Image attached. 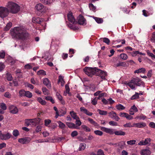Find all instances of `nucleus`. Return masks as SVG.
<instances>
[{"instance_id":"nucleus-50","label":"nucleus","mask_w":155,"mask_h":155,"mask_svg":"<svg viewBox=\"0 0 155 155\" xmlns=\"http://www.w3.org/2000/svg\"><path fill=\"white\" fill-rule=\"evenodd\" d=\"M34 124L35 126L36 124H38L39 123V122L40 121L41 119L39 118H37L34 119Z\"/></svg>"},{"instance_id":"nucleus-28","label":"nucleus","mask_w":155,"mask_h":155,"mask_svg":"<svg viewBox=\"0 0 155 155\" xmlns=\"http://www.w3.org/2000/svg\"><path fill=\"white\" fill-rule=\"evenodd\" d=\"M54 0H40L41 1L45 4L48 5L52 3Z\"/></svg>"},{"instance_id":"nucleus-47","label":"nucleus","mask_w":155,"mask_h":155,"mask_svg":"<svg viewBox=\"0 0 155 155\" xmlns=\"http://www.w3.org/2000/svg\"><path fill=\"white\" fill-rule=\"evenodd\" d=\"M109 124L112 126H117L118 125V123L114 121H111L109 122Z\"/></svg>"},{"instance_id":"nucleus-2","label":"nucleus","mask_w":155,"mask_h":155,"mask_svg":"<svg viewBox=\"0 0 155 155\" xmlns=\"http://www.w3.org/2000/svg\"><path fill=\"white\" fill-rule=\"evenodd\" d=\"M6 6L8 9L9 12L13 14L18 13L20 10V6L17 4L12 2H8Z\"/></svg>"},{"instance_id":"nucleus-36","label":"nucleus","mask_w":155,"mask_h":155,"mask_svg":"<svg viewBox=\"0 0 155 155\" xmlns=\"http://www.w3.org/2000/svg\"><path fill=\"white\" fill-rule=\"evenodd\" d=\"M88 120L90 122V123L92 124L95 126H97V123L94 121L92 119L89 118L88 119Z\"/></svg>"},{"instance_id":"nucleus-37","label":"nucleus","mask_w":155,"mask_h":155,"mask_svg":"<svg viewBox=\"0 0 155 155\" xmlns=\"http://www.w3.org/2000/svg\"><path fill=\"white\" fill-rule=\"evenodd\" d=\"M97 111L99 114L101 115H106L107 114V112L106 111L101 110L99 109H98Z\"/></svg>"},{"instance_id":"nucleus-32","label":"nucleus","mask_w":155,"mask_h":155,"mask_svg":"<svg viewBox=\"0 0 155 155\" xmlns=\"http://www.w3.org/2000/svg\"><path fill=\"white\" fill-rule=\"evenodd\" d=\"M115 66L116 67L119 66L125 67L126 66V64L125 62H120L115 64Z\"/></svg>"},{"instance_id":"nucleus-30","label":"nucleus","mask_w":155,"mask_h":155,"mask_svg":"<svg viewBox=\"0 0 155 155\" xmlns=\"http://www.w3.org/2000/svg\"><path fill=\"white\" fill-rule=\"evenodd\" d=\"M116 108L119 110H121L125 109V107L121 104H119L116 105Z\"/></svg>"},{"instance_id":"nucleus-11","label":"nucleus","mask_w":155,"mask_h":155,"mask_svg":"<svg viewBox=\"0 0 155 155\" xmlns=\"http://www.w3.org/2000/svg\"><path fill=\"white\" fill-rule=\"evenodd\" d=\"M8 109L10 112L13 114H16L18 112V109L17 107L14 105H11L9 106Z\"/></svg>"},{"instance_id":"nucleus-27","label":"nucleus","mask_w":155,"mask_h":155,"mask_svg":"<svg viewBox=\"0 0 155 155\" xmlns=\"http://www.w3.org/2000/svg\"><path fill=\"white\" fill-rule=\"evenodd\" d=\"M38 102L43 105H45L46 104V102L45 100H43L41 97H39L37 99Z\"/></svg>"},{"instance_id":"nucleus-41","label":"nucleus","mask_w":155,"mask_h":155,"mask_svg":"<svg viewBox=\"0 0 155 155\" xmlns=\"http://www.w3.org/2000/svg\"><path fill=\"white\" fill-rule=\"evenodd\" d=\"M0 107L3 110H5L7 109V106L5 103H2L0 104Z\"/></svg>"},{"instance_id":"nucleus-39","label":"nucleus","mask_w":155,"mask_h":155,"mask_svg":"<svg viewBox=\"0 0 155 155\" xmlns=\"http://www.w3.org/2000/svg\"><path fill=\"white\" fill-rule=\"evenodd\" d=\"M45 99L47 101H50L52 104H54V101L51 97H45Z\"/></svg>"},{"instance_id":"nucleus-64","label":"nucleus","mask_w":155,"mask_h":155,"mask_svg":"<svg viewBox=\"0 0 155 155\" xmlns=\"http://www.w3.org/2000/svg\"><path fill=\"white\" fill-rule=\"evenodd\" d=\"M149 126L152 128H155V123L153 122H151L150 123Z\"/></svg>"},{"instance_id":"nucleus-48","label":"nucleus","mask_w":155,"mask_h":155,"mask_svg":"<svg viewBox=\"0 0 155 155\" xmlns=\"http://www.w3.org/2000/svg\"><path fill=\"white\" fill-rule=\"evenodd\" d=\"M12 134L15 137H17L19 135L18 131L17 130H13Z\"/></svg>"},{"instance_id":"nucleus-56","label":"nucleus","mask_w":155,"mask_h":155,"mask_svg":"<svg viewBox=\"0 0 155 155\" xmlns=\"http://www.w3.org/2000/svg\"><path fill=\"white\" fill-rule=\"evenodd\" d=\"M124 126L125 127H134L133 124L132 125L130 123H128L124 125Z\"/></svg>"},{"instance_id":"nucleus-43","label":"nucleus","mask_w":155,"mask_h":155,"mask_svg":"<svg viewBox=\"0 0 155 155\" xmlns=\"http://www.w3.org/2000/svg\"><path fill=\"white\" fill-rule=\"evenodd\" d=\"M89 6L90 10H92L94 12L95 11L96 7L93 5V4L91 3L89 4Z\"/></svg>"},{"instance_id":"nucleus-49","label":"nucleus","mask_w":155,"mask_h":155,"mask_svg":"<svg viewBox=\"0 0 155 155\" xmlns=\"http://www.w3.org/2000/svg\"><path fill=\"white\" fill-rule=\"evenodd\" d=\"M94 133L97 135L101 136L103 134L102 132L99 130H96L94 131Z\"/></svg>"},{"instance_id":"nucleus-38","label":"nucleus","mask_w":155,"mask_h":155,"mask_svg":"<svg viewBox=\"0 0 155 155\" xmlns=\"http://www.w3.org/2000/svg\"><path fill=\"white\" fill-rule=\"evenodd\" d=\"M146 118L145 116L143 115V114H141L140 115L137 116L135 118L137 119H139L140 120L145 119Z\"/></svg>"},{"instance_id":"nucleus-44","label":"nucleus","mask_w":155,"mask_h":155,"mask_svg":"<svg viewBox=\"0 0 155 155\" xmlns=\"http://www.w3.org/2000/svg\"><path fill=\"white\" fill-rule=\"evenodd\" d=\"M139 94H138V93L136 92L135 94L132 96V97H131V99L134 100V99H135L136 98H139Z\"/></svg>"},{"instance_id":"nucleus-12","label":"nucleus","mask_w":155,"mask_h":155,"mask_svg":"<svg viewBox=\"0 0 155 155\" xmlns=\"http://www.w3.org/2000/svg\"><path fill=\"white\" fill-rule=\"evenodd\" d=\"M68 19V20L72 24H74L76 22L75 20L73 14L71 12H69L67 15Z\"/></svg>"},{"instance_id":"nucleus-51","label":"nucleus","mask_w":155,"mask_h":155,"mask_svg":"<svg viewBox=\"0 0 155 155\" xmlns=\"http://www.w3.org/2000/svg\"><path fill=\"white\" fill-rule=\"evenodd\" d=\"M130 110H131L134 111V112H137L138 111V109L137 107L135 106V105H134L131 107Z\"/></svg>"},{"instance_id":"nucleus-23","label":"nucleus","mask_w":155,"mask_h":155,"mask_svg":"<svg viewBox=\"0 0 155 155\" xmlns=\"http://www.w3.org/2000/svg\"><path fill=\"white\" fill-rule=\"evenodd\" d=\"M71 116L74 119H79V117L77 115L76 113L74 111H71L70 112Z\"/></svg>"},{"instance_id":"nucleus-59","label":"nucleus","mask_w":155,"mask_h":155,"mask_svg":"<svg viewBox=\"0 0 155 155\" xmlns=\"http://www.w3.org/2000/svg\"><path fill=\"white\" fill-rule=\"evenodd\" d=\"M97 155H104L103 151L101 149L99 150L97 152Z\"/></svg>"},{"instance_id":"nucleus-54","label":"nucleus","mask_w":155,"mask_h":155,"mask_svg":"<svg viewBox=\"0 0 155 155\" xmlns=\"http://www.w3.org/2000/svg\"><path fill=\"white\" fill-rule=\"evenodd\" d=\"M5 55V52L3 51L2 50L0 51V57L2 58H3Z\"/></svg>"},{"instance_id":"nucleus-35","label":"nucleus","mask_w":155,"mask_h":155,"mask_svg":"<svg viewBox=\"0 0 155 155\" xmlns=\"http://www.w3.org/2000/svg\"><path fill=\"white\" fill-rule=\"evenodd\" d=\"M82 128L86 132H90L91 131V129L85 125H82L81 126Z\"/></svg>"},{"instance_id":"nucleus-46","label":"nucleus","mask_w":155,"mask_h":155,"mask_svg":"<svg viewBox=\"0 0 155 155\" xmlns=\"http://www.w3.org/2000/svg\"><path fill=\"white\" fill-rule=\"evenodd\" d=\"M42 91L45 95H48V91L45 87H43L42 88Z\"/></svg>"},{"instance_id":"nucleus-62","label":"nucleus","mask_w":155,"mask_h":155,"mask_svg":"<svg viewBox=\"0 0 155 155\" xmlns=\"http://www.w3.org/2000/svg\"><path fill=\"white\" fill-rule=\"evenodd\" d=\"M76 120L75 123L76 125L78 126H80L81 124L82 123L80 121L79 119H76Z\"/></svg>"},{"instance_id":"nucleus-4","label":"nucleus","mask_w":155,"mask_h":155,"mask_svg":"<svg viewBox=\"0 0 155 155\" xmlns=\"http://www.w3.org/2000/svg\"><path fill=\"white\" fill-rule=\"evenodd\" d=\"M9 13L8 9L6 7L0 6V17L4 18L8 16Z\"/></svg>"},{"instance_id":"nucleus-63","label":"nucleus","mask_w":155,"mask_h":155,"mask_svg":"<svg viewBox=\"0 0 155 155\" xmlns=\"http://www.w3.org/2000/svg\"><path fill=\"white\" fill-rule=\"evenodd\" d=\"M6 145V144L5 143H0V149H1L5 147Z\"/></svg>"},{"instance_id":"nucleus-1","label":"nucleus","mask_w":155,"mask_h":155,"mask_svg":"<svg viewBox=\"0 0 155 155\" xmlns=\"http://www.w3.org/2000/svg\"><path fill=\"white\" fill-rule=\"evenodd\" d=\"M11 34L13 38H19L23 40H27L29 38V34L22 27H18L12 29Z\"/></svg>"},{"instance_id":"nucleus-25","label":"nucleus","mask_w":155,"mask_h":155,"mask_svg":"<svg viewBox=\"0 0 155 155\" xmlns=\"http://www.w3.org/2000/svg\"><path fill=\"white\" fill-rule=\"evenodd\" d=\"M126 145L125 141H121L119 143L118 146L121 149H123L125 147Z\"/></svg>"},{"instance_id":"nucleus-40","label":"nucleus","mask_w":155,"mask_h":155,"mask_svg":"<svg viewBox=\"0 0 155 155\" xmlns=\"http://www.w3.org/2000/svg\"><path fill=\"white\" fill-rule=\"evenodd\" d=\"M25 96L30 98L32 97V94L29 91H25Z\"/></svg>"},{"instance_id":"nucleus-3","label":"nucleus","mask_w":155,"mask_h":155,"mask_svg":"<svg viewBox=\"0 0 155 155\" xmlns=\"http://www.w3.org/2000/svg\"><path fill=\"white\" fill-rule=\"evenodd\" d=\"M97 69L96 67L92 68L86 67L84 69V71L85 74L91 77L93 75H96Z\"/></svg>"},{"instance_id":"nucleus-29","label":"nucleus","mask_w":155,"mask_h":155,"mask_svg":"<svg viewBox=\"0 0 155 155\" xmlns=\"http://www.w3.org/2000/svg\"><path fill=\"white\" fill-rule=\"evenodd\" d=\"M58 124L59 127L62 129H64L66 127L64 124L61 122V121H58Z\"/></svg>"},{"instance_id":"nucleus-5","label":"nucleus","mask_w":155,"mask_h":155,"mask_svg":"<svg viewBox=\"0 0 155 155\" xmlns=\"http://www.w3.org/2000/svg\"><path fill=\"white\" fill-rule=\"evenodd\" d=\"M35 8L37 11L41 13H45L47 10V8L45 6L42 4L40 3L37 4L36 5Z\"/></svg>"},{"instance_id":"nucleus-53","label":"nucleus","mask_w":155,"mask_h":155,"mask_svg":"<svg viewBox=\"0 0 155 155\" xmlns=\"http://www.w3.org/2000/svg\"><path fill=\"white\" fill-rule=\"evenodd\" d=\"M103 41L104 42L106 43L107 45H109L110 42V41L109 39L107 38H103Z\"/></svg>"},{"instance_id":"nucleus-16","label":"nucleus","mask_w":155,"mask_h":155,"mask_svg":"<svg viewBox=\"0 0 155 155\" xmlns=\"http://www.w3.org/2000/svg\"><path fill=\"white\" fill-rule=\"evenodd\" d=\"M151 153V152L148 149L142 150L140 151L141 155H150Z\"/></svg>"},{"instance_id":"nucleus-33","label":"nucleus","mask_w":155,"mask_h":155,"mask_svg":"<svg viewBox=\"0 0 155 155\" xmlns=\"http://www.w3.org/2000/svg\"><path fill=\"white\" fill-rule=\"evenodd\" d=\"M86 145L85 143H81L80 144L79 150L81 151L84 150L86 147Z\"/></svg>"},{"instance_id":"nucleus-10","label":"nucleus","mask_w":155,"mask_h":155,"mask_svg":"<svg viewBox=\"0 0 155 155\" xmlns=\"http://www.w3.org/2000/svg\"><path fill=\"white\" fill-rule=\"evenodd\" d=\"M101 130L107 134L113 135L114 134L115 130L111 128H107L104 127H102L101 128Z\"/></svg>"},{"instance_id":"nucleus-9","label":"nucleus","mask_w":155,"mask_h":155,"mask_svg":"<svg viewBox=\"0 0 155 155\" xmlns=\"http://www.w3.org/2000/svg\"><path fill=\"white\" fill-rule=\"evenodd\" d=\"M108 114L110 117L117 121H118L120 119V118L117 116L116 113L113 111H112L109 113Z\"/></svg>"},{"instance_id":"nucleus-31","label":"nucleus","mask_w":155,"mask_h":155,"mask_svg":"<svg viewBox=\"0 0 155 155\" xmlns=\"http://www.w3.org/2000/svg\"><path fill=\"white\" fill-rule=\"evenodd\" d=\"M12 25V23L11 22L8 23L5 27L4 28V30L5 31L8 30L11 28Z\"/></svg>"},{"instance_id":"nucleus-26","label":"nucleus","mask_w":155,"mask_h":155,"mask_svg":"<svg viewBox=\"0 0 155 155\" xmlns=\"http://www.w3.org/2000/svg\"><path fill=\"white\" fill-rule=\"evenodd\" d=\"M93 18L95 20V21H96V22L98 23H99V24L101 23L103 21V20L102 18H97V17H95L94 16L93 17Z\"/></svg>"},{"instance_id":"nucleus-18","label":"nucleus","mask_w":155,"mask_h":155,"mask_svg":"<svg viewBox=\"0 0 155 155\" xmlns=\"http://www.w3.org/2000/svg\"><path fill=\"white\" fill-rule=\"evenodd\" d=\"M43 20V19L40 18H33L32 19L33 22L38 24H40Z\"/></svg>"},{"instance_id":"nucleus-52","label":"nucleus","mask_w":155,"mask_h":155,"mask_svg":"<svg viewBox=\"0 0 155 155\" xmlns=\"http://www.w3.org/2000/svg\"><path fill=\"white\" fill-rule=\"evenodd\" d=\"M25 91L24 90H21L19 91V94L21 97L24 96Z\"/></svg>"},{"instance_id":"nucleus-7","label":"nucleus","mask_w":155,"mask_h":155,"mask_svg":"<svg viewBox=\"0 0 155 155\" xmlns=\"http://www.w3.org/2000/svg\"><path fill=\"white\" fill-rule=\"evenodd\" d=\"M12 136L11 133L9 132H5L0 135V138L2 140H7L10 138Z\"/></svg>"},{"instance_id":"nucleus-58","label":"nucleus","mask_w":155,"mask_h":155,"mask_svg":"<svg viewBox=\"0 0 155 155\" xmlns=\"http://www.w3.org/2000/svg\"><path fill=\"white\" fill-rule=\"evenodd\" d=\"M6 78L8 80L11 81L12 80V78L11 74H7Z\"/></svg>"},{"instance_id":"nucleus-24","label":"nucleus","mask_w":155,"mask_h":155,"mask_svg":"<svg viewBox=\"0 0 155 155\" xmlns=\"http://www.w3.org/2000/svg\"><path fill=\"white\" fill-rule=\"evenodd\" d=\"M146 71V69L145 68H141L139 69L136 70L134 71V73H137L138 74L139 73H144Z\"/></svg>"},{"instance_id":"nucleus-20","label":"nucleus","mask_w":155,"mask_h":155,"mask_svg":"<svg viewBox=\"0 0 155 155\" xmlns=\"http://www.w3.org/2000/svg\"><path fill=\"white\" fill-rule=\"evenodd\" d=\"M138 54L145 55V54L144 53H142V52H140L138 51H133V52H132L131 54V55L133 57H134L137 55L138 56Z\"/></svg>"},{"instance_id":"nucleus-45","label":"nucleus","mask_w":155,"mask_h":155,"mask_svg":"<svg viewBox=\"0 0 155 155\" xmlns=\"http://www.w3.org/2000/svg\"><path fill=\"white\" fill-rule=\"evenodd\" d=\"M135 140H131L127 141V143L128 145H133L136 142Z\"/></svg>"},{"instance_id":"nucleus-60","label":"nucleus","mask_w":155,"mask_h":155,"mask_svg":"<svg viewBox=\"0 0 155 155\" xmlns=\"http://www.w3.org/2000/svg\"><path fill=\"white\" fill-rule=\"evenodd\" d=\"M71 136L73 137H76L78 135V133L77 131H73L71 133Z\"/></svg>"},{"instance_id":"nucleus-15","label":"nucleus","mask_w":155,"mask_h":155,"mask_svg":"<svg viewBox=\"0 0 155 155\" xmlns=\"http://www.w3.org/2000/svg\"><path fill=\"white\" fill-rule=\"evenodd\" d=\"M66 124L68 127L71 129H79L78 126H76L75 124L71 122H67L66 123Z\"/></svg>"},{"instance_id":"nucleus-42","label":"nucleus","mask_w":155,"mask_h":155,"mask_svg":"<svg viewBox=\"0 0 155 155\" xmlns=\"http://www.w3.org/2000/svg\"><path fill=\"white\" fill-rule=\"evenodd\" d=\"M145 145L150 144L151 139L150 138H147L144 140Z\"/></svg>"},{"instance_id":"nucleus-34","label":"nucleus","mask_w":155,"mask_h":155,"mask_svg":"<svg viewBox=\"0 0 155 155\" xmlns=\"http://www.w3.org/2000/svg\"><path fill=\"white\" fill-rule=\"evenodd\" d=\"M120 57L121 58L124 60H126L128 58L127 55L125 53H122L120 54Z\"/></svg>"},{"instance_id":"nucleus-61","label":"nucleus","mask_w":155,"mask_h":155,"mask_svg":"<svg viewBox=\"0 0 155 155\" xmlns=\"http://www.w3.org/2000/svg\"><path fill=\"white\" fill-rule=\"evenodd\" d=\"M4 96L8 98H10L11 97V94L8 92H6L4 94Z\"/></svg>"},{"instance_id":"nucleus-22","label":"nucleus","mask_w":155,"mask_h":155,"mask_svg":"<svg viewBox=\"0 0 155 155\" xmlns=\"http://www.w3.org/2000/svg\"><path fill=\"white\" fill-rule=\"evenodd\" d=\"M114 134L117 136H124L126 134V133L121 130L115 131Z\"/></svg>"},{"instance_id":"nucleus-14","label":"nucleus","mask_w":155,"mask_h":155,"mask_svg":"<svg viewBox=\"0 0 155 155\" xmlns=\"http://www.w3.org/2000/svg\"><path fill=\"white\" fill-rule=\"evenodd\" d=\"M146 124L144 122L138 123L133 124V126L138 128H142L145 127Z\"/></svg>"},{"instance_id":"nucleus-21","label":"nucleus","mask_w":155,"mask_h":155,"mask_svg":"<svg viewBox=\"0 0 155 155\" xmlns=\"http://www.w3.org/2000/svg\"><path fill=\"white\" fill-rule=\"evenodd\" d=\"M125 84L129 86L131 89L133 90L135 89V85L131 81L128 82H126Z\"/></svg>"},{"instance_id":"nucleus-19","label":"nucleus","mask_w":155,"mask_h":155,"mask_svg":"<svg viewBox=\"0 0 155 155\" xmlns=\"http://www.w3.org/2000/svg\"><path fill=\"white\" fill-rule=\"evenodd\" d=\"M97 72L96 75H104L106 76L107 75V73L101 70L97 69Z\"/></svg>"},{"instance_id":"nucleus-6","label":"nucleus","mask_w":155,"mask_h":155,"mask_svg":"<svg viewBox=\"0 0 155 155\" xmlns=\"http://www.w3.org/2000/svg\"><path fill=\"white\" fill-rule=\"evenodd\" d=\"M31 140V138L29 137H25L19 138L18 140L19 142L22 144H27Z\"/></svg>"},{"instance_id":"nucleus-8","label":"nucleus","mask_w":155,"mask_h":155,"mask_svg":"<svg viewBox=\"0 0 155 155\" xmlns=\"http://www.w3.org/2000/svg\"><path fill=\"white\" fill-rule=\"evenodd\" d=\"M131 81L132 83L137 86H140L143 84V82L137 77L133 78Z\"/></svg>"},{"instance_id":"nucleus-13","label":"nucleus","mask_w":155,"mask_h":155,"mask_svg":"<svg viewBox=\"0 0 155 155\" xmlns=\"http://www.w3.org/2000/svg\"><path fill=\"white\" fill-rule=\"evenodd\" d=\"M78 23L81 25H85L86 24L85 19L81 15H80L78 18Z\"/></svg>"},{"instance_id":"nucleus-55","label":"nucleus","mask_w":155,"mask_h":155,"mask_svg":"<svg viewBox=\"0 0 155 155\" xmlns=\"http://www.w3.org/2000/svg\"><path fill=\"white\" fill-rule=\"evenodd\" d=\"M38 75L42 74L43 75H45L46 74L45 72L43 70H40L37 72Z\"/></svg>"},{"instance_id":"nucleus-57","label":"nucleus","mask_w":155,"mask_h":155,"mask_svg":"<svg viewBox=\"0 0 155 155\" xmlns=\"http://www.w3.org/2000/svg\"><path fill=\"white\" fill-rule=\"evenodd\" d=\"M97 98L95 97L91 101V103L94 105H96L97 103Z\"/></svg>"},{"instance_id":"nucleus-17","label":"nucleus","mask_w":155,"mask_h":155,"mask_svg":"<svg viewBox=\"0 0 155 155\" xmlns=\"http://www.w3.org/2000/svg\"><path fill=\"white\" fill-rule=\"evenodd\" d=\"M43 84L48 88H50L51 87V84L49 80L47 78H45L43 80Z\"/></svg>"}]
</instances>
